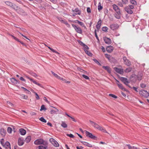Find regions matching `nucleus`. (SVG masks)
<instances>
[{
    "instance_id": "obj_32",
    "label": "nucleus",
    "mask_w": 149,
    "mask_h": 149,
    "mask_svg": "<svg viewBox=\"0 0 149 149\" xmlns=\"http://www.w3.org/2000/svg\"><path fill=\"white\" fill-rule=\"evenodd\" d=\"M127 146H128L129 149H139V148L137 147L134 146H131L130 144H127Z\"/></svg>"
},
{
    "instance_id": "obj_28",
    "label": "nucleus",
    "mask_w": 149,
    "mask_h": 149,
    "mask_svg": "<svg viewBox=\"0 0 149 149\" xmlns=\"http://www.w3.org/2000/svg\"><path fill=\"white\" fill-rule=\"evenodd\" d=\"M0 133L1 135L5 136L6 133V131L3 128H2L0 130Z\"/></svg>"
},
{
    "instance_id": "obj_47",
    "label": "nucleus",
    "mask_w": 149,
    "mask_h": 149,
    "mask_svg": "<svg viewBox=\"0 0 149 149\" xmlns=\"http://www.w3.org/2000/svg\"><path fill=\"white\" fill-rule=\"evenodd\" d=\"M109 96L112 97L114 98H117V97L116 95H114L112 94H109Z\"/></svg>"
},
{
    "instance_id": "obj_9",
    "label": "nucleus",
    "mask_w": 149,
    "mask_h": 149,
    "mask_svg": "<svg viewBox=\"0 0 149 149\" xmlns=\"http://www.w3.org/2000/svg\"><path fill=\"white\" fill-rule=\"evenodd\" d=\"M44 141L43 139H39L36 140L34 142V143L36 145H39L43 144Z\"/></svg>"
},
{
    "instance_id": "obj_21",
    "label": "nucleus",
    "mask_w": 149,
    "mask_h": 149,
    "mask_svg": "<svg viewBox=\"0 0 149 149\" xmlns=\"http://www.w3.org/2000/svg\"><path fill=\"white\" fill-rule=\"evenodd\" d=\"M125 10L127 13L130 14H132L133 13V11L132 10L130 9L129 7H126L125 8Z\"/></svg>"
},
{
    "instance_id": "obj_15",
    "label": "nucleus",
    "mask_w": 149,
    "mask_h": 149,
    "mask_svg": "<svg viewBox=\"0 0 149 149\" xmlns=\"http://www.w3.org/2000/svg\"><path fill=\"white\" fill-rule=\"evenodd\" d=\"M3 146L6 149H11L10 143L8 141L6 142Z\"/></svg>"
},
{
    "instance_id": "obj_64",
    "label": "nucleus",
    "mask_w": 149,
    "mask_h": 149,
    "mask_svg": "<svg viewBox=\"0 0 149 149\" xmlns=\"http://www.w3.org/2000/svg\"><path fill=\"white\" fill-rule=\"evenodd\" d=\"M76 148L77 149H82L83 148V147L81 146H80V147L77 146Z\"/></svg>"
},
{
    "instance_id": "obj_23",
    "label": "nucleus",
    "mask_w": 149,
    "mask_h": 149,
    "mask_svg": "<svg viewBox=\"0 0 149 149\" xmlns=\"http://www.w3.org/2000/svg\"><path fill=\"white\" fill-rule=\"evenodd\" d=\"M102 20L101 19H100L98 22L96 26V28L97 29H99L101 25Z\"/></svg>"
},
{
    "instance_id": "obj_5",
    "label": "nucleus",
    "mask_w": 149,
    "mask_h": 149,
    "mask_svg": "<svg viewBox=\"0 0 149 149\" xmlns=\"http://www.w3.org/2000/svg\"><path fill=\"white\" fill-rule=\"evenodd\" d=\"M123 60L124 61L125 64L128 66H130L131 65V63L130 61L125 56L123 58Z\"/></svg>"
},
{
    "instance_id": "obj_24",
    "label": "nucleus",
    "mask_w": 149,
    "mask_h": 149,
    "mask_svg": "<svg viewBox=\"0 0 149 149\" xmlns=\"http://www.w3.org/2000/svg\"><path fill=\"white\" fill-rule=\"evenodd\" d=\"M19 132L22 135H24L26 133V131L25 130L22 128L20 129L19 130Z\"/></svg>"
},
{
    "instance_id": "obj_27",
    "label": "nucleus",
    "mask_w": 149,
    "mask_h": 149,
    "mask_svg": "<svg viewBox=\"0 0 149 149\" xmlns=\"http://www.w3.org/2000/svg\"><path fill=\"white\" fill-rule=\"evenodd\" d=\"M74 22L75 23L77 22L79 24L82 26L86 28V26L84 25V23L82 22H80L78 20H76Z\"/></svg>"
},
{
    "instance_id": "obj_22",
    "label": "nucleus",
    "mask_w": 149,
    "mask_h": 149,
    "mask_svg": "<svg viewBox=\"0 0 149 149\" xmlns=\"http://www.w3.org/2000/svg\"><path fill=\"white\" fill-rule=\"evenodd\" d=\"M102 68L105 70H106L108 72L110 73L111 71V68L108 66H103Z\"/></svg>"
},
{
    "instance_id": "obj_39",
    "label": "nucleus",
    "mask_w": 149,
    "mask_h": 149,
    "mask_svg": "<svg viewBox=\"0 0 149 149\" xmlns=\"http://www.w3.org/2000/svg\"><path fill=\"white\" fill-rule=\"evenodd\" d=\"M130 2L131 3L134 5H136L137 4V3L136 1L134 0H130Z\"/></svg>"
},
{
    "instance_id": "obj_60",
    "label": "nucleus",
    "mask_w": 149,
    "mask_h": 149,
    "mask_svg": "<svg viewBox=\"0 0 149 149\" xmlns=\"http://www.w3.org/2000/svg\"><path fill=\"white\" fill-rule=\"evenodd\" d=\"M54 76L57 78L58 79L59 78H60V76L58 75L57 74H56L54 75Z\"/></svg>"
},
{
    "instance_id": "obj_33",
    "label": "nucleus",
    "mask_w": 149,
    "mask_h": 149,
    "mask_svg": "<svg viewBox=\"0 0 149 149\" xmlns=\"http://www.w3.org/2000/svg\"><path fill=\"white\" fill-rule=\"evenodd\" d=\"M97 8L99 11H100L103 8V7L101 5V4L100 2H99L98 3Z\"/></svg>"
},
{
    "instance_id": "obj_36",
    "label": "nucleus",
    "mask_w": 149,
    "mask_h": 149,
    "mask_svg": "<svg viewBox=\"0 0 149 149\" xmlns=\"http://www.w3.org/2000/svg\"><path fill=\"white\" fill-rule=\"evenodd\" d=\"M61 126L64 128H66L67 127V124L64 122H62Z\"/></svg>"
},
{
    "instance_id": "obj_12",
    "label": "nucleus",
    "mask_w": 149,
    "mask_h": 149,
    "mask_svg": "<svg viewBox=\"0 0 149 149\" xmlns=\"http://www.w3.org/2000/svg\"><path fill=\"white\" fill-rule=\"evenodd\" d=\"M104 40L105 43L107 44H110L111 43V40L109 38L105 37L104 38Z\"/></svg>"
},
{
    "instance_id": "obj_14",
    "label": "nucleus",
    "mask_w": 149,
    "mask_h": 149,
    "mask_svg": "<svg viewBox=\"0 0 149 149\" xmlns=\"http://www.w3.org/2000/svg\"><path fill=\"white\" fill-rule=\"evenodd\" d=\"M24 143V139L22 138H19L18 140V144L20 146H22Z\"/></svg>"
},
{
    "instance_id": "obj_41",
    "label": "nucleus",
    "mask_w": 149,
    "mask_h": 149,
    "mask_svg": "<svg viewBox=\"0 0 149 149\" xmlns=\"http://www.w3.org/2000/svg\"><path fill=\"white\" fill-rule=\"evenodd\" d=\"M46 109L45 108V106L44 105H42L41 107V108L40 109V111H42L43 110H45Z\"/></svg>"
},
{
    "instance_id": "obj_61",
    "label": "nucleus",
    "mask_w": 149,
    "mask_h": 149,
    "mask_svg": "<svg viewBox=\"0 0 149 149\" xmlns=\"http://www.w3.org/2000/svg\"><path fill=\"white\" fill-rule=\"evenodd\" d=\"M140 77H137V79H138V80H141V78H142V75H140Z\"/></svg>"
},
{
    "instance_id": "obj_49",
    "label": "nucleus",
    "mask_w": 149,
    "mask_h": 149,
    "mask_svg": "<svg viewBox=\"0 0 149 149\" xmlns=\"http://www.w3.org/2000/svg\"><path fill=\"white\" fill-rule=\"evenodd\" d=\"M128 7H129V8L131 9V10L132 9H133L134 8V6L133 5H129L128 6H127Z\"/></svg>"
},
{
    "instance_id": "obj_44",
    "label": "nucleus",
    "mask_w": 149,
    "mask_h": 149,
    "mask_svg": "<svg viewBox=\"0 0 149 149\" xmlns=\"http://www.w3.org/2000/svg\"><path fill=\"white\" fill-rule=\"evenodd\" d=\"M40 120L44 123H46V120L43 117H41L40 119Z\"/></svg>"
},
{
    "instance_id": "obj_53",
    "label": "nucleus",
    "mask_w": 149,
    "mask_h": 149,
    "mask_svg": "<svg viewBox=\"0 0 149 149\" xmlns=\"http://www.w3.org/2000/svg\"><path fill=\"white\" fill-rule=\"evenodd\" d=\"M58 19L60 22L63 23L65 21V20L62 19V18H58Z\"/></svg>"
},
{
    "instance_id": "obj_19",
    "label": "nucleus",
    "mask_w": 149,
    "mask_h": 149,
    "mask_svg": "<svg viewBox=\"0 0 149 149\" xmlns=\"http://www.w3.org/2000/svg\"><path fill=\"white\" fill-rule=\"evenodd\" d=\"M54 109H52L50 111L51 113L52 114H55L56 112H58L59 111V110L56 108L55 107H52Z\"/></svg>"
},
{
    "instance_id": "obj_20",
    "label": "nucleus",
    "mask_w": 149,
    "mask_h": 149,
    "mask_svg": "<svg viewBox=\"0 0 149 149\" xmlns=\"http://www.w3.org/2000/svg\"><path fill=\"white\" fill-rule=\"evenodd\" d=\"M72 11L74 12V14L76 15H80L81 13V11L77 8H75L74 10H72Z\"/></svg>"
},
{
    "instance_id": "obj_17",
    "label": "nucleus",
    "mask_w": 149,
    "mask_h": 149,
    "mask_svg": "<svg viewBox=\"0 0 149 149\" xmlns=\"http://www.w3.org/2000/svg\"><path fill=\"white\" fill-rule=\"evenodd\" d=\"M113 47L111 46H108L106 48V50L107 52L111 53L113 51Z\"/></svg>"
},
{
    "instance_id": "obj_8",
    "label": "nucleus",
    "mask_w": 149,
    "mask_h": 149,
    "mask_svg": "<svg viewBox=\"0 0 149 149\" xmlns=\"http://www.w3.org/2000/svg\"><path fill=\"white\" fill-rule=\"evenodd\" d=\"M114 69L117 72L120 74H123L124 73L123 70L122 69L115 67L114 68Z\"/></svg>"
},
{
    "instance_id": "obj_1",
    "label": "nucleus",
    "mask_w": 149,
    "mask_h": 149,
    "mask_svg": "<svg viewBox=\"0 0 149 149\" xmlns=\"http://www.w3.org/2000/svg\"><path fill=\"white\" fill-rule=\"evenodd\" d=\"M90 122L91 124L96 129L101 131L102 132L108 133L107 131L103 127L100 126L95 123L91 121H90Z\"/></svg>"
},
{
    "instance_id": "obj_30",
    "label": "nucleus",
    "mask_w": 149,
    "mask_h": 149,
    "mask_svg": "<svg viewBox=\"0 0 149 149\" xmlns=\"http://www.w3.org/2000/svg\"><path fill=\"white\" fill-rule=\"evenodd\" d=\"M132 68L131 67H129L127 68L124 70L125 72L126 73L130 72L132 71Z\"/></svg>"
},
{
    "instance_id": "obj_25",
    "label": "nucleus",
    "mask_w": 149,
    "mask_h": 149,
    "mask_svg": "<svg viewBox=\"0 0 149 149\" xmlns=\"http://www.w3.org/2000/svg\"><path fill=\"white\" fill-rule=\"evenodd\" d=\"M112 6L113 9L115 10L116 12L120 11L119 9L116 5L115 4H113L112 5Z\"/></svg>"
},
{
    "instance_id": "obj_7",
    "label": "nucleus",
    "mask_w": 149,
    "mask_h": 149,
    "mask_svg": "<svg viewBox=\"0 0 149 149\" xmlns=\"http://www.w3.org/2000/svg\"><path fill=\"white\" fill-rule=\"evenodd\" d=\"M86 135L87 136L93 139H95L96 138L95 136L87 131H86Z\"/></svg>"
},
{
    "instance_id": "obj_16",
    "label": "nucleus",
    "mask_w": 149,
    "mask_h": 149,
    "mask_svg": "<svg viewBox=\"0 0 149 149\" xmlns=\"http://www.w3.org/2000/svg\"><path fill=\"white\" fill-rule=\"evenodd\" d=\"M116 81L117 82V84L118 85L119 88H120L122 90H123L125 91V88L123 87V86L121 84L119 83V81L117 80H116Z\"/></svg>"
},
{
    "instance_id": "obj_38",
    "label": "nucleus",
    "mask_w": 149,
    "mask_h": 149,
    "mask_svg": "<svg viewBox=\"0 0 149 149\" xmlns=\"http://www.w3.org/2000/svg\"><path fill=\"white\" fill-rule=\"evenodd\" d=\"M7 131L8 133H11L12 132V129L11 128L8 127L7 128Z\"/></svg>"
},
{
    "instance_id": "obj_35",
    "label": "nucleus",
    "mask_w": 149,
    "mask_h": 149,
    "mask_svg": "<svg viewBox=\"0 0 149 149\" xmlns=\"http://www.w3.org/2000/svg\"><path fill=\"white\" fill-rule=\"evenodd\" d=\"M31 140V136H28L25 139V141L26 143L29 142Z\"/></svg>"
},
{
    "instance_id": "obj_59",
    "label": "nucleus",
    "mask_w": 149,
    "mask_h": 149,
    "mask_svg": "<svg viewBox=\"0 0 149 149\" xmlns=\"http://www.w3.org/2000/svg\"><path fill=\"white\" fill-rule=\"evenodd\" d=\"M93 61H94L96 63H97V64H100V63H99V62L96 59H94L93 60Z\"/></svg>"
},
{
    "instance_id": "obj_56",
    "label": "nucleus",
    "mask_w": 149,
    "mask_h": 149,
    "mask_svg": "<svg viewBox=\"0 0 149 149\" xmlns=\"http://www.w3.org/2000/svg\"><path fill=\"white\" fill-rule=\"evenodd\" d=\"M19 33L22 36H23V37H24V38H26V39L29 40H30L27 38V37L26 36L24 35H23V34L21 33Z\"/></svg>"
},
{
    "instance_id": "obj_45",
    "label": "nucleus",
    "mask_w": 149,
    "mask_h": 149,
    "mask_svg": "<svg viewBox=\"0 0 149 149\" xmlns=\"http://www.w3.org/2000/svg\"><path fill=\"white\" fill-rule=\"evenodd\" d=\"M105 57L107 58L109 60H110L111 56L110 55L106 54H105Z\"/></svg>"
},
{
    "instance_id": "obj_37",
    "label": "nucleus",
    "mask_w": 149,
    "mask_h": 149,
    "mask_svg": "<svg viewBox=\"0 0 149 149\" xmlns=\"http://www.w3.org/2000/svg\"><path fill=\"white\" fill-rule=\"evenodd\" d=\"M9 35L10 36H11L12 38H13V39L14 40H15L17 41L18 42H20V41H19V40L16 37H15L13 35H12L10 34Z\"/></svg>"
},
{
    "instance_id": "obj_42",
    "label": "nucleus",
    "mask_w": 149,
    "mask_h": 149,
    "mask_svg": "<svg viewBox=\"0 0 149 149\" xmlns=\"http://www.w3.org/2000/svg\"><path fill=\"white\" fill-rule=\"evenodd\" d=\"M33 93L35 94V95H36V98L37 100H39L40 99V97L38 95V94L35 92H33Z\"/></svg>"
},
{
    "instance_id": "obj_54",
    "label": "nucleus",
    "mask_w": 149,
    "mask_h": 149,
    "mask_svg": "<svg viewBox=\"0 0 149 149\" xmlns=\"http://www.w3.org/2000/svg\"><path fill=\"white\" fill-rule=\"evenodd\" d=\"M39 149H46V148L43 146H40L39 147Z\"/></svg>"
},
{
    "instance_id": "obj_2",
    "label": "nucleus",
    "mask_w": 149,
    "mask_h": 149,
    "mask_svg": "<svg viewBox=\"0 0 149 149\" xmlns=\"http://www.w3.org/2000/svg\"><path fill=\"white\" fill-rule=\"evenodd\" d=\"M140 95L145 97H147L149 96V94L148 92L145 90H142L139 92Z\"/></svg>"
},
{
    "instance_id": "obj_26",
    "label": "nucleus",
    "mask_w": 149,
    "mask_h": 149,
    "mask_svg": "<svg viewBox=\"0 0 149 149\" xmlns=\"http://www.w3.org/2000/svg\"><path fill=\"white\" fill-rule=\"evenodd\" d=\"M81 142L84 145L88 147H92V146L91 144L86 142L83 141H81Z\"/></svg>"
},
{
    "instance_id": "obj_40",
    "label": "nucleus",
    "mask_w": 149,
    "mask_h": 149,
    "mask_svg": "<svg viewBox=\"0 0 149 149\" xmlns=\"http://www.w3.org/2000/svg\"><path fill=\"white\" fill-rule=\"evenodd\" d=\"M108 28L107 27H103L102 28V30L103 31L107 32L108 31Z\"/></svg>"
},
{
    "instance_id": "obj_55",
    "label": "nucleus",
    "mask_w": 149,
    "mask_h": 149,
    "mask_svg": "<svg viewBox=\"0 0 149 149\" xmlns=\"http://www.w3.org/2000/svg\"><path fill=\"white\" fill-rule=\"evenodd\" d=\"M122 1L124 4H126L128 2L127 0H122Z\"/></svg>"
},
{
    "instance_id": "obj_46",
    "label": "nucleus",
    "mask_w": 149,
    "mask_h": 149,
    "mask_svg": "<svg viewBox=\"0 0 149 149\" xmlns=\"http://www.w3.org/2000/svg\"><path fill=\"white\" fill-rule=\"evenodd\" d=\"M82 76L83 78H84L88 80L89 79V78L88 76H86L84 74H83L82 75Z\"/></svg>"
},
{
    "instance_id": "obj_63",
    "label": "nucleus",
    "mask_w": 149,
    "mask_h": 149,
    "mask_svg": "<svg viewBox=\"0 0 149 149\" xmlns=\"http://www.w3.org/2000/svg\"><path fill=\"white\" fill-rule=\"evenodd\" d=\"M70 118L72 119L73 121L75 122L76 121V120L73 117L70 116Z\"/></svg>"
},
{
    "instance_id": "obj_4",
    "label": "nucleus",
    "mask_w": 149,
    "mask_h": 149,
    "mask_svg": "<svg viewBox=\"0 0 149 149\" xmlns=\"http://www.w3.org/2000/svg\"><path fill=\"white\" fill-rule=\"evenodd\" d=\"M72 26L77 33L80 34L82 33V30L80 27L72 24Z\"/></svg>"
},
{
    "instance_id": "obj_57",
    "label": "nucleus",
    "mask_w": 149,
    "mask_h": 149,
    "mask_svg": "<svg viewBox=\"0 0 149 149\" xmlns=\"http://www.w3.org/2000/svg\"><path fill=\"white\" fill-rule=\"evenodd\" d=\"M30 113V114L31 116H34L36 115V113L33 112H31Z\"/></svg>"
},
{
    "instance_id": "obj_29",
    "label": "nucleus",
    "mask_w": 149,
    "mask_h": 149,
    "mask_svg": "<svg viewBox=\"0 0 149 149\" xmlns=\"http://www.w3.org/2000/svg\"><path fill=\"white\" fill-rule=\"evenodd\" d=\"M10 80L14 84H17L18 82V81L16 79L14 78H12L10 79Z\"/></svg>"
},
{
    "instance_id": "obj_51",
    "label": "nucleus",
    "mask_w": 149,
    "mask_h": 149,
    "mask_svg": "<svg viewBox=\"0 0 149 149\" xmlns=\"http://www.w3.org/2000/svg\"><path fill=\"white\" fill-rule=\"evenodd\" d=\"M140 86L142 88H144L146 87V85L144 84H140Z\"/></svg>"
},
{
    "instance_id": "obj_58",
    "label": "nucleus",
    "mask_w": 149,
    "mask_h": 149,
    "mask_svg": "<svg viewBox=\"0 0 149 149\" xmlns=\"http://www.w3.org/2000/svg\"><path fill=\"white\" fill-rule=\"evenodd\" d=\"M87 11L88 13H90L91 12V9L90 8H88L87 9Z\"/></svg>"
},
{
    "instance_id": "obj_34",
    "label": "nucleus",
    "mask_w": 149,
    "mask_h": 149,
    "mask_svg": "<svg viewBox=\"0 0 149 149\" xmlns=\"http://www.w3.org/2000/svg\"><path fill=\"white\" fill-rule=\"evenodd\" d=\"M48 48L51 51H52V52H53L57 54H58L59 55L60 54L59 53H58V52L56 51V50L53 49L47 46Z\"/></svg>"
},
{
    "instance_id": "obj_10",
    "label": "nucleus",
    "mask_w": 149,
    "mask_h": 149,
    "mask_svg": "<svg viewBox=\"0 0 149 149\" xmlns=\"http://www.w3.org/2000/svg\"><path fill=\"white\" fill-rule=\"evenodd\" d=\"M26 77L27 79H29L31 81H32L34 84L37 85L38 86H39L41 88H43V86L41 84L39 83H38L36 82V81L33 80V79L31 78L28 76H26Z\"/></svg>"
},
{
    "instance_id": "obj_3",
    "label": "nucleus",
    "mask_w": 149,
    "mask_h": 149,
    "mask_svg": "<svg viewBox=\"0 0 149 149\" xmlns=\"http://www.w3.org/2000/svg\"><path fill=\"white\" fill-rule=\"evenodd\" d=\"M5 3L8 6H9L15 10L18 9V7L15 4H13V3L10 1H6Z\"/></svg>"
},
{
    "instance_id": "obj_31",
    "label": "nucleus",
    "mask_w": 149,
    "mask_h": 149,
    "mask_svg": "<svg viewBox=\"0 0 149 149\" xmlns=\"http://www.w3.org/2000/svg\"><path fill=\"white\" fill-rule=\"evenodd\" d=\"M20 98L22 99L27 100L28 98L27 96L26 95L24 94H20Z\"/></svg>"
},
{
    "instance_id": "obj_43",
    "label": "nucleus",
    "mask_w": 149,
    "mask_h": 149,
    "mask_svg": "<svg viewBox=\"0 0 149 149\" xmlns=\"http://www.w3.org/2000/svg\"><path fill=\"white\" fill-rule=\"evenodd\" d=\"M85 51L86 53L89 56H91L92 55V54L90 52H88L87 50H85Z\"/></svg>"
},
{
    "instance_id": "obj_13",
    "label": "nucleus",
    "mask_w": 149,
    "mask_h": 149,
    "mask_svg": "<svg viewBox=\"0 0 149 149\" xmlns=\"http://www.w3.org/2000/svg\"><path fill=\"white\" fill-rule=\"evenodd\" d=\"M121 80L125 84L127 85V84L129 83V81L127 78L122 77L120 78Z\"/></svg>"
},
{
    "instance_id": "obj_52",
    "label": "nucleus",
    "mask_w": 149,
    "mask_h": 149,
    "mask_svg": "<svg viewBox=\"0 0 149 149\" xmlns=\"http://www.w3.org/2000/svg\"><path fill=\"white\" fill-rule=\"evenodd\" d=\"M67 136L72 138H73L74 137V135L72 134H67Z\"/></svg>"
},
{
    "instance_id": "obj_48",
    "label": "nucleus",
    "mask_w": 149,
    "mask_h": 149,
    "mask_svg": "<svg viewBox=\"0 0 149 149\" xmlns=\"http://www.w3.org/2000/svg\"><path fill=\"white\" fill-rule=\"evenodd\" d=\"M0 143L3 146L4 145V140L3 139H2L1 140H0Z\"/></svg>"
},
{
    "instance_id": "obj_6",
    "label": "nucleus",
    "mask_w": 149,
    "mask_h": 149,
    "mask_svg": "<svg viewBox=\"0 0 149 149\" xmlns=\"http://www.w3.org/2000/svg\"><path fill=\"white\" fill-rule=\"evenodd\" d=\"M49 141L54 146L56 147L59 146L58 143L53 138H50L49 139Z\"/></svg>"
},
{
    "instance_id": "obj_18",
    "label": "nucleus",
    "mask_w": 149,
    "mask_h": 149,
    "mask_svg": "<svg viewBox=\"0 0 149 149\" xmlns=\"http://www.w3.org/2000/svg\"><path fill=\"white\" fill-rule=\"evenodd\" d=\"M115 17L118 19H119L121 17V13L120 11L116 12L115 14Z\"/></svg>"
},
{
    "instance_id": "obj_50",
    "label": "nucleus",
    "mask_w": 149,
    "mask_h": 149,
    "mask_svg": "<svg viewBox=\"0 0 149 149\" xmlns=\"http://www.w3.org/2000/svg\"><path fill=\"white\" fill-rule=\"evenodd\" d=\"M78 70H79L81 72H83L84 73H87V72L86 71H85L83 70V69H82L81 68H79Z\"/></svg>"
},
{
    "instance_id": "obj_62",
    "label": "nucleus",
    "mask_w": 149,
    "mask_h": 149,
    "mask_svg": "<svg viewBox=\"0 0 149 149\" xmlns=\"http://www.w3.org/2000/svg\"><path fill=\"white\" fill-rule=\"evenodd\" d=\"M44 100H45V101H46V102H47L48 103H49V102L47 100V99L46 98V97H44Z\"/></svg>"
},
{
    "instance_id": "obj_11",
    "label": "nucleus",
    "mask_w": 149,
    "mask_h": 149,
    "mask_svg": "<svg viewBox=\"0 0 149 149\" xmlns=\"http://www.w3.org/2000/svg\"><path fill=\"white\" fill-rule=\"evenodd\" d=\"M119 26L117 24H113L110 25V28L113 30H115L118 28Z\"/></svg>"
}]
</instances>
